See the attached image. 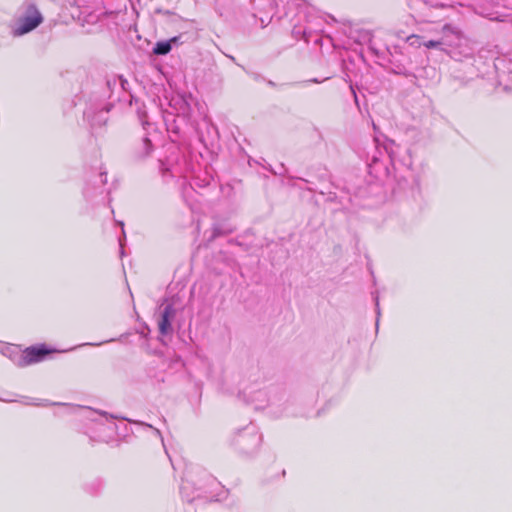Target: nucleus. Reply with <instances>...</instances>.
Instances as JSON below:
<instances>
[{
	"instance_id": "obj_1",
	"label": "nucleus",
	"mask_w": 512,
	"mask_h": 512,
	"mask_svg": "<svg viewBox=\"0 0 512 512\" xmlns=\"http://www.w3.org/2000/svg\"><path fill=\"white\" fill-rule=\"evenodd\" d=\"M43 22L40 11L34 4H27L24 12L20 15L12 29L14 36H22L34 30Z\"/></svg>"
},
{
	"instance_id": "obj_6",
	"label": "nucleus",
	"mask_w": 512,
	"mask_h": 512,
	"mask_svg": "<svg viewBox=\"0 0 512 512\" xmlns=\"http://www.w3.org/2000/svg\"><path fill=\"white\" fill-rule=\"evenodd\" d=\"M152 150H153V145L151 143V140L148 137H145L142 139L140 147L137 148L136 155L139 158H144V157L150 155Z\"/></svg>"
},
{
	"instance_id": "obj_5",
	"label": "nucleus",
	"mask_w": 512,
	"mask_h": 512,
	"mask_svg": "<svg viewBox=\"0 0 512 512\" xmlns=\"http://www.w3.org/2000/svg\"><path fill=\"white\" fill-rule=\"evenodd\" d=\"M214 4L220 16L228 15L234 11V0H214Z\"/></svg>"
},
{
	"instance_id": "obj_4",
	"label": "nucleus",
	"mask_w": 512,
	"mask_h": 512,
	"mask_svg": "<svg viewBox=\"0 0 512 512\" xmlns=\"http://www.w3.org/2000/svg\"><path fill=\"white\" fill-rule=\"evenodd\" d=\"M174 316V309L172 305H167L158 322L159 331L162 335H167L171 332V319Z\"/></svg>"
},
{
	"instance_id": "obj_8",
	"label": "nucleus",
	"mask_w": 512,
	"mask_h": 512,
	"mask_svg": "<svg viewBox=\"0 0 512 512\" xmlns=\"http://www.w3.org/2000/svg\"><path fill=\"white\" fill-rule=\"evenodd\" d=\"M442 31L444 33H449V34L455 36L457 39L463 38V32L456 26H453L452 24H449V23L445 24L442 27Z\"/></svg>"
},
{
	"instance_id": "obj_2",
	"label": "nucleus",
	"mask_w": 512,
	"mask_h": 512,
	"mask_svg": "<svg viewBox=\"0 0 512 512\" xmlns=\"http://www.w3.org/2000/svg\"><path fill=\"white\" fill-rule=\"evenodd\" d=\"M54 352H56V350L48 348L45 344L31 346L23 351L22 362L24 365H31L37 362H41L48 355Z\"/></svg>"
},
{
	"instance_id": "obj_11",
	"label": "nucleus",
	"mask_w": 512,
	"mask_h": 512,
	"mask_svg": "<svg viewBox=\"0 0 512 512\" xmlns=\"http://www.w3.org/2000/svg\"><path fill=\"white\" fill-rule=\"evenodd\" d=\"M413 38H419V36H417V35H411V36H409V37H408V40H411V39H413Z\"/></svg>"
},
{
	"instance_id": "obj_10",
	"label": "nucleus",
	"mask_w": 512,
	"mask_h": 512,
	"mask_svg": "<svg viewBox=\"0 0 512 512\" xmlns=\"http://www.w3.org/2000/svg\"><path fill=\"white\" fill-rule=\"evenodd\" d=\"M179 39H180L179 36H175V37L170 38L167 41L170 43V46L172 47V45L177 44L179 42Z\"/></svg>"
},
{
	"instance_id": "obj_7",
	"label": "nucleus",
	"mask_w": 512,
	"mask_h": 512,
	"mask_svg": "<svg viewBox=\"0 0 512 512\" xmlns=\"http://www.w3.org/2000/svg\"><path fill=\"white\" fill-rule=\"evenodd\" d=\"M171 46L168 41L157 42L153 48V53L156 55H166L171 51Z\"/></svg>"
},
{
	"instance_id": "obj_3",
	"label": "nucleus",
	"mask_w": 512,
	"mask_h": 512,
	"mask_svg": "<svg viewBox=\"0 0 512 512\" xmlns=\"http://www.w3.org/2000/svg\"><path fill=\"white\" fill-rule=\"evenodd\" d=\"M260 443L261 436L254 431H244L236 439V444L245 452L256 450Z\"/></svg>"
},
{
	"instance_id": "obj_9",
	"label": "nucleus",
	"mask_w": 512,
	"mask_h": 512,
	"mask_svg": "<svg viewBox=\"0 0 512 512\" xmlns=\"http://www.w3.org/2000/svg\"><path fill=\"white\" fill-rule=\"evenodd\" d=\"M441 44H442L441 41L429 40L424 43V46L428 49H431V48H436V47L440 46Z\"/></svg>"
}]
</instances>
